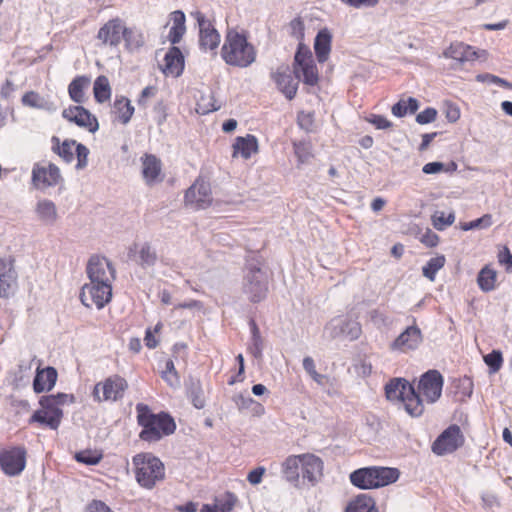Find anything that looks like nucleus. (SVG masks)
Segmentation results:
<instances>
[{
    "label": "nucleus",
    "instance_id": "1a4fd4ad",
    "mask_svg": "<svg viewBox=\"0 0 512 512\" xmlns=\"http://www.w3.org/2000/svg\"><path fill=\"white\" fill-rule=\"evenodd\" d=\"M294 73L297 78L302 77L303 82L310 86L317 85L319 73L313 55L308 46L300 42L294 57Z\"/></svg>",
    "mask_w": 512,
    "mask_h": 512
},
{
    "label": "nucleus",
    "instance_id": "79ce46f5",
    "mask_svg": "<svg viewBox=\"0 0 512 512\" xmlns=\"http://www.w3.org/2000/svg\"><path fill=\"white\" fill-rule=\"evenodd\" d=\"M432 225L435 229L442 231L451 226L455 221L454 212L446 214L443 211H436L431 217Z\"/></svg>",
    "mask_w": 512,
    "mask_h": 512
},
{
    "label": "nucleus",
    "instance_id": "052dcab7",
    "mask_svg": "<svg viewBox=\"0 0 512 512\" xmlns=\"http://www.w3.org/2000/svg\"><path fill=\"white\" fill-rule=\"evenodd\" d=\"M476 79L479 82H486V81H488V82H491V83H494V84H497V85H500V86H503V87L510 86V84L506 80H504V79H502V78H500L498 76L489 74V73L479 74V75H477Z\"/></svg>",
    "mask_w": 512,
    "mask_h": 512
},
{
    "label": "nucleus",
    "instance_id": "f257e3e1",
    "mask_svg": "<svg viewBox=\"0 0 512 512\" xmlns=\"http://www.w3.org/2000/svg\"><path fill=\"white\" fill-rule=\"evenodd\" d=\"M444 379L438 370H428L414 385L402 378H394L385 386L386 398L400 404L411 417L417 418L425 411L424 401L433 404L442 394Z\"/></svg>",
    "mask_w": 512,
    "mask_h": 512
},
{
    "label": "nucleus",
    "instance_id": "c9c22d12",
    "mask_svg": "<svg viewBox=\"0 0 512 512\" xmlns=\"http://www.w3.org/2000/svg\"><path fill=\"white\" fill-rule=\"evenodd\" d=\"M134 251L136 256V262L141 267L153 266L157 262V253L149 243L141 245H134Z\"/></svg>",
    "mask_w": 512,
    "mask_h": 512
},
{
    "label": "nucleus",
    "instance_id": "338daca9",
    "mask_svg": "<svg viewBox=\"0 0 512 512\" xmlns=\"http://www.w3.org/2000/svg\"><path fill=\"white\" fill-rule=\"evenodd\" d=\"M443 163L441 162H430L423 166L422 171L425 174H435L443 170Z\"/></svg>",
    "mask_w": 512,
    "mask_h": 512
},
{
    "label": "nucleus",
    "instance_id": "4be33fe9",
    "mask_svg": "<svg viewBox=\"0 0 512 512\" xmlns=\"http://www.w3.org/2000/svg\"><path fill=\"white\" fill-rule=\"evenodd\" d=\"M184 66L185 61L181 50L173 46L165 54L161 71L167 77H179L183 73Z\"/></svg>",
    "mask_w": 512,
    "mask_h": 512
},
{
    "label": "nucleus",
    "instance_id": "4d7b16f0",
    "mask_svg": "<svg viewBox=\"0 0 512 512\" xmlns=\"http://www.w3.org/2000/svg\"><path fill=\"white\" fill-rule=\"evenodd\" d=\"M191 401L195 408L202 409L205 406V399L202 394V389L200 384H197L195 389H193L190 393Z\"/></svg>",
    "mask_w": 512,
    "mask_h": 512
},
{
    "label": "nucleus",
    "instance_id": "13d9d810",
    "mask_svg": "<svg viewBox=\"0 0 512 512\" xmlns=\"http://www.w3.org/2000/svg\"><path fill=\"white\" fill-rule=\"evenodd\" d=\"M86 512H114L105 502L92 500L86 507Z\"/></svg>",
    "mask_w": 512,
    "mask_h": 512
},
{
    "label": "nucleus",
    "instance_id": "20e7f679",
    "mask_svg": "<svg viewBox=\"0 0 512 512\" xmlns=\"http://www.w3.org/2000/svg\"><path fill=\"white\" fill-rule=\"evenodd\" d=\"M68 402H74L72 394L57 393L42 396L39 400V409L34 411L28 423L37 424L40 428L57 430L63 419L62 406Z\"/></svg>",
    "mask_w": 512,
    "mask_h": 512
},
{
    "label": "nucleus",
    "instance_id": "aec40b11",
    "mask_svg": "<svg viewBox=\"0 0 512 512\" xmlns=\"http://www.w3.org/2000/svg\"><path fill=\"white\" fill-rule=\"evenodd\" d=\"M271 78L288 100L294 99L298 90V81L291 75L288 65H281L271 72Z\"/></svg>",
    "mask_w": 512,
    "mask_h": 512
},
{
    "label": "nucleus",
    "instance_id": "7c9ffc66",
    "mask_svg": "<svg viewBox=\"0 0 512 512\" xmlns=\"http://www.w3.org/2000/svg\"><path fill=\"white\" fill-rule=\"evenodd\" d=\"M332 35L327 28L320 30L314 41V51L318 62L324 63L328 60L331 52Z\"/></svg>",
    "mask_w": 512,
    "mask_h": 512
},
{
    "label": "nucleus",
    "instance_id": "6e6552de",
    "mask_svg": "<svg viewBox=\"0 0 512 512\" xmlns=\"http://www.w3.org/2000/svg\"><path fill=\"white\" fill-rule=\"evenodd\" d=\"M129 388L128 381L119 374H113L94 385L92 396L98 402H117Z\"/></svg>",
    "mask_w": 512,
    "mask_h": 512
},
{
    "label": "nucleus",
    "instance_id": "e433bc0d",
    "mask_svg": "<svg viewBox=\"0 0 512 512\" xmlns=\"http://www.w3.org/2000/svg\"><path fill=\"white\" fill-rule=\"evenodd\" d=\"M93 94L97 103H105L110 101L112 89L109 79L105 75L98 76L93 84Z\"/></svg>",
    "mask_w": 512,
    "mask_h": 512
},
{
    "label": "nucleus",
    "instance_id": "9b49d317",
    "mask_svg": "<svg viewBox=\"0 0 512 512\" xmlns=\"http://www.w3.org/2000/svg\"><path fill=\"white\" fill-rule=\"evenodd\" d=\"M112 283L105 281H90L80 292V300L86 307L95 305L98 309L104 308L112 299Z\"/></svg>",
    "mask_w": 512,
    "mask_h": 512
},
{
    "label": "nucleus",
    "instance_id": "393cba45",
    "mask_svg": "<svg viewBox=\"0 0 512 512\" xmlns=\"http://www.w3.org/2000/svg\"><path fill=\"white\" fill-rule=\"evenodd\" d=\"M258 152L259 143L256 136L252 134H247L246 136H238L235 138L234 143L232 145L233 158L241 156L243 159L247 160L251 158L252 155L257 154Z\"/></svg>",
    "mask_w": 512,
    "mask_h": 512
},
{
    "label": "nucleus",
    "instance_id": "bb28decb",
    "mask_svg": "<svg viewBox=\"0 0 512 512\" xmlns=\"http://www.w3.org/2000/svg\"><path fill=\"white\" fill-rule=\"evenodd\" d=\"M422 341L421 331L416 326L408 327L402 332L392 343L393 350H400L406 352L418 347Z\"/></svg>",
    "mask_w": 512,
    "mask_h": 512
},
{
    "label": "nucleus",
    "instance_id": "423d86ee",
    "mask_svg": "<svg viewBox=\"0 0 512 512\" xmlns=\"http://www.w3.org/2000/svg\"><path fill=\"white\" fill-rule=\"evenodd\" d=\"M136 482L144 489L151 490L165 479V465L150 452H141L132 457Z\"/></svg>",
    "mask_w": 512,
    "mask_h": 512
},
{
    "label": "nucleus",
    "instance_id": "de8ad7c7",
    "mask_svg": "<svg viewBox=\"0 0 512 512\" xmlns=\"http://www.w3.org/2000/svg\"><path fill=\"white\" fill-rule=\"evenodd\" d=\"M491 225H492V216L490 214H485L476 220L462 224L461 228L464 231H468V230H472L475 228H488Z\"/></svg>",
    "mask_w": 512,
    "mask_h": 512
},
{
    "label": "nucleus",
    "instance_id": "2eb2a0df",
    "mask_svg": "<svg viewBox=\"0 0 512 512\" xmlns=\"http://www.w3.org/2000/svg\"><path fill=\"white\" fill-rule=\"evenodd\" d=\"M125 21L116 16L103 23L95 36L101 47L116 48L122 42V34Z\"/></svg>",
    "mask_w": 512,
    "mask_h": 512
},
{
    "label": "nucleus",
    "instance_id": "2f4dec72",
    "mask_svg": "<svg viewBox=\"0 0 512 512\" xmlns=\"http://www.w3.org/2000/svg\"><path fill=\"white\" fill-rule=\"evenodd\" d=\"M91 84V78L87 75L76 76L68 85V94L70 99L78 104L86 100L85 91Z\"/></svg>",
    "mask_w": 512,
    "mask_h": 512
},
{
    "label": "nucleus",
    "instance_id": "5701e85b",
    "mask_svg": "<svg viewBox=\"0 0 512 512\" xmlns=\"http://www.w3.org/2000/svg\"><path fill=\"white\" fill-rule=\"evenodd\" d=\"M135 108L125 96H116L111 105L110 114L113 123L127 125L132 119Z\"/></svg>",
    "mask_w": 512,
    "mask_h": 512
},
{
    "label": "nucleus",
    "instance_id": "864d4df0",
    "mask_svg": "<svg viewBox=\"0 0 512 512\" xmlns=\"http://www.w3.org/2000/svg\"><path fill=\"white\" fill-rule=\"evenodd\" d=\"M289 29H290L291 36H293L294 38H296L299 41L303 40L305 26H304V22L301 19V17L294 18L289 23Z\"/></svg>",
    "mask_w": 512,
    "mask_h": 512
},
{
    "label": "nucleus",
    "instance_id": "9d476101",
    "mask_svg": "<svg viewBox=\"0 0 512 512\" xmlns=\"http://www.w3.org/2000/svg\"><path fill=\"white\" fill-rule=\"evenodd\" d=\"M64 179L59 167L49 161L37 162L31 171V184L35 189L45 190L62 185Z\"/></svg>",
    "mask_w": 512,
    "mask_h": 512
},
{
    "label": "nucleus",
    "instance_id": "6ab92c4d",
    "mask_svg": "<svg viewBox=\"0 0 512 512\" xmlns=\"http://www.w3.org/2000/svg\"><path fill=\"white\" fill-rule=\"evenodd\" d=\"M14 260L0 257V297L8 298L17 287Z\"/></svg>",
    "mask_w": 512,
    "mask_h": 512
},
{
    "label": "nucleus",
    "instance_id": "ea45409f",
    "mask_svg": "<svg viewBox=\"0 0 512 512\" xmlns=\"http://www.w3.org/2000/svg\"><path fill=\"white\" fill-rule=\"evenodd\" d=\"M445 262L446 258L444 255H437L436 257L431 258L422 268L423 275L430 281H434L437 272L444 267Z\"/></svg>",
    "mask_w": 512,
    "mask_h": 512
},
{
    "label": "nucleus",
    "instance_id": "a18cd8bd",
    "mask_svg": "<svg viewBox=\"0 0 512 512\" xmlns=\"http://www.w3.org/2000/svg\"><path fill=\"white\" fill-rule=\"evenodd\" d=\"M485 364L488 366L490 373L498 372L503 365V356L501 351L493 350L483 357Z\"/></svg>",
    "mask_w": 512,
    "mask_h": 512
},
{
    "label": "nucleus",
    "instance_id": "c756f323",
    "mask_svg": "<svg viewBox=\"0 0 512 512\" xmlns=\"http://www.w3.org/2000/svg\"><path fill=\"white\" fill-rule=\"evenodd\" d=\"M443 54L446 58H451L460 63L473 61L478 57L473 47L463 42L451 43Z\"/></svg>",
    "mask_w": 512,
    "mask_h": 512
},
{
    "label": "nucleus",
    "instance_id": "c03bdc74",
    "mask_svg": "<svg viewBox=\"0 0 512 512\" xmlns=\"http://www.w3.org/2000/svg\"><path fill=\"white\" fill-rule=\"evenodd\" d=\"M293 148L299 164L307 163L313 157L309 143L293 142Z\"/></svg>",
    "mask_w": 512,
    "mask_h": 512
},
{
    "label": "nucleus",
    "instance_id": "37998d69",
    "mask_svg": "<svg viewBox=\"0 0 512 512\" xmlns=\"http://www.w3.org/2000/svg\"><path fill=\"white\" fill-rule=\"evenodd\" d=\"M102 453L93 450H82L75 454V459L79 463L86 465H96L102 459Z\"/></svg>",
    "mask_w": 512,
    "mask_h": 512
},
{
    "label": "nucleus",
    "instance_id": "f704fd0d",
    "mask_svg": "<svg viewBox=\"0 0 512 512\" xmlns=\"http://www.w3.org/2000/svg\"><path fill=\"white\" fill-rule=\"evenodd\" d=\"M345 512H379L374 498L367 494H359L351 500Z\"/></svg>",
    "mask_w": 512,
    "mask_h": 512
},
{
    "label": "nucleus",
    "instance_id": "8fccbe9b",
    "mask_svg": "<svg viewBox=\"0 0 512 512\" xmlns=\"http://www.w3.org/2000/svg\"><path fill=\"white\" fill-rule=\"evenodd\" d=\"M75 154L77 157L76 169H84L88 164L89 149L85 145L77 143Z\"/></svg>",
    "mask_w": 512,
    "mask_h": 512
},
{
    "label": "nucleus",
    "instance_id": "4468645a",
    "mask_svg": "<svg viewBox=\"0 0 512 512\" xmlns=\"http://www.w3.org/2000/svg\"><path fill=\"white\" fill-rule=\"evenodd\" d=\"M464 435L456 424L447 427L433 442L432 451L437 455H446L455 452L463 446Z\"/></svg>",
    "mask_w": 512,
    "mask_h": 512
},
{
    "label": "nucleus",
    "instance_id": "09e8293b",
    "mask_svg": "<svg viewBox=\"0 0 512 512\" xmlns=\"http://www.w3.org/2000/svg\"><path fill=\"white\" fill-rule=\"evenodd\" d=\"M21 102L24 106H28L31 108H41L43 107V99L39 95V93L35 91L26 92L22 98Z\"/></svg>",
    "mask_w": 512,
    "mask_h": 512
},
{
    "label": "nucleus",
    "instance_id": "e2e57ef3",
    "mask_svg": "<svg viewBox=\"0 0 512 512\" xmlns=\"http://www.w3.org/2000/svg\"><path fill=\"white\" fill-rule=\"evenodd\" d=\"M460 115H461L460 109L455 104L448 103L446 105L445 116L449 122L454 123V122L458 121L460 118Z\"/></svg>",
    "mask_w": 512,
    "mask_h": 512
},
{
    "label": "nucleus",
    "instance_id": "6e6d98bb",
    "mask_svg": "<svg viewBox=\"0 0 512 512\" xmlns=\"http://www.w3.org/2000/svg\"><path fill=\"white\" fill-rule=\"evenodd\" d=\"M420 242L424 244L426 247L433 248L436 247L439 243V236L433 232L431 229H427L420 237Z\"/></svg>",
    "mask_w": 512,
    "mask_h": 512
},
{
    "label": "nucleus",
    "instance_id": "72a5a7b5",
    "mask_svg": "<svg viewBox=\"0 0 512 512\" xmlns=\"http://www.w3.org/2000/svg\"><path fill=\"white\" fill-rule=\"evenodd\" d=\"M52 151L57 154L61 159L67 163H71L74 160L75 147L77 142L72 139H65L61 141L59 137L53 136L51 138Z\"/></svg>",
    "mask_w": 512,
    "mask_h": 512
},
{
    "label": "nucleus",
    "instance_id": "3c124183",
    "mask_svg": "<svg viewBox=\"0 0 512 512\" xmlns=\"http://www.w3.org/2000/svg\"><path fill=\"white\" fill-rule=\"evenodd\" d=\"M497 260L500 265L505 266L507 273H512V253L507 246L498 251Z\"/></svg>",
    "mask_w": 512,
    "mask_h": 512
},
{
    "label": "nucleus",
    "instance_id": "603ef678",
    "mask_svg": "<svg viewBox=\"0 0 512 512\" xmlns=\"http://www.w3.org/2000/svg\"><path fill=\"white\" fill-rule=\"evenodd\" d=\"M365 120L377 129H389L393 126V123L390 120L379 114H370L365 118Z\"/></svg>",
    "mask_w": 512,
    "mask_h": 512
},
{
    "label": "nucleus",
    "instance_id": "0e129e2a",
    "mask_svg": "<svg viewBox=\"0 0 512 512\" xmlns=\"http://www.w3.org/2000/svg\"><path fill=\"white\" fill-rule=\"evenodd\" d=\"M346 5L354 8L361 7H374L378 4L379 0H340Z\"/></svg>",
    "mask_w": 512,
    "mask_h": 512
},
{
    "label": "nucleus",
    "instance_id": "0eeeda50",
    "mask_svg": "<svg viewBox=\"0 0 512 512\" xmlns=\"http://www.w3.org/2000/svg\"><path fill=\"white\" fill-rule=\"evenodd\" d=\"M399 476L397 468L370 466L353 471L349 479L355 487L367 490L390 485L396 482Z\"/></svg>",
    "mask_w": 512,
    "mask_h": 512
},
{
    "label": "nucleus",
    "instance_id": "cd10ccee",
    "mask_svg": "<svg viewBox=\"0 0 512 512\" xmlns=\"http://www.w3.org/2000/svg\"><path fill=\"white\" fill-rule=\"evenodd\" d=\"M249 284L247 292L250 294V300L254 303L261 301L267 293V284L260 268L250 269L248 276Z\"/></svg>",
    "mask_w": 512,
    "mask_h": 512
},
{
    "label": "nucleus",
    "instance_id": "69168bd1",
    "mask_svg": "<svg viewBox=\"0 0 512 512\" xmlns=\"http://www.w3.org/2000/svg\"><path fill=\"white\" fill-rule=\"evenodd\" d=\"M298 124L300 127L309 129L313 124V116L310 113L301 112L298 114Z\"/></svg>",
    "mask_w": 512,
    "mask_h": 512
},
{
    "label": "nucleus",
    "instance_id": "39448f33",
    "mask_svg": "<svg viewBox=\"0 0 512 512\" xmlns=\"http://www.w3.org/2000/svg\"><path fill=\"white\" fill-rule=\"evenodd\" d=\"M221 57L228 65L246 68L255 62L256 49L244 34L231 30L226 34Z\"/></svg>",
    "mask_w": 512,
    "mask_h": 512
},
{
    "label": "nucleus",
    "instance_id": "49530a36",
    "mask_svg": "<svg viewBox=\"0 0 512 512\" xmlns=\"http://www.w3.org/2000/svg\"><path fill=\"white\" fill-rule=\"evenodd\" d=\"M162 378L170 385L177 386L180 383V377L176 371L173 360L168 359L165 363V369L162 371Z\"/></svg>",
    "mask_w": 512,
    "mask_h": 512
},
{
    "label": "nucleus",
    "instance_id": "c85d7f7f",
    "mask_svg": "<svg viewBox=\"0 0 512 512\" xmlns=\"http://www.w3.org/2000/svg\"><path fill=\"white\" fill-rule=\"evenodd\" d=\"M121 34L124 47L129 52L139 51L145 45L146 39L144 33L135 26H127L126 23H124Z\"/></svg>",
    "mask_w": 512,
    "mask_h": 512
},
{
    "label": "nucleus",
    "instance_id": "f8f14e48",
    "mask_svg": "<svg viewBox=\"0 0 512 512\" xmlns=\"http://www.w3.org/2000/svg\"><path fill=\"white\" fill-rule=\"evenodd\" d=\"M27 462V450L24 446H9L0 450V469L10 477L20 475Z\"/></svg>",
    "mask_w": 512,
    "mask_h": 512
},
{
    "label": "nucleus",
    "instance_id": "bf43d9fd",
    "mask_svg": "<svg viewBox=\"0 0 512 512\" xmlns=\"http://www.w3.org/2000/svg\"><path fill=\"white\" fill-rule=\"evenodd\" d=\"M157 94V87L155 86H147L140 93L137 103L139 106H145L149 98L155 97Z\"/></svg>",
    "mask_w": 512,
    "mask_h": 512
},
{
    "label": "nucleus",
    "instance_id": "ddd939ff",
    "mask_svg": "<svg viewBox=\"0 0 512 512\" xmlns=\"http://www.w3.org/2000/svg\"><path fill=\"white\" fill-rule=\"evenodd\" d=\"M212 203L213 197L210 183L198 177L185 192V206L200 210L210 207Z\"/></svg>",
    "mask_w": 512,
    "mask_h": 512
},
{
    "label": "nucleus",
    "instance_id": "a211bd4d",
    "mask_svg": "<svg viewBox=\"0 0 512 512\" xmlns=\"http://www.w3.org/2000/svg\"><path fill=\"white\" fill-rule=\"evenodd\" d=\"M86 271L90 281L113 282L115 280V269L104 257L92 256L88 261Z\"/></svg>",
    "mask_w": 512,
    "mask_h": 512
},
{
    "label": "nucleus",
    "instance_id": "f3484780",
    "mask_svg": "<svg viewBox=\"0 0 512 512\" xmlns=\"http://www.w3.org/2000/svg\"><path fill=\"white\" fill-rule=\"evenodd\" d=\"M62 117L68 122L95 133L99 129V123L95 115L82 105L69 106L62 111Z\"/></svg>",
    "mask_w": 512,
    "mask_h": 512
},
{
    "label": "nucleus",
    "instance_id": "4c0bfd02",
    "mask_svg": "<svg viewBox=\"0 0 512 512\" xmlns=\"http://www.w3.org/2000/svg\"><path fill=\"white\" fill-rule=\"evenodd\" d=\"M497 272L489 265L484 266L477 276V283L483 292H490L496 288Z\"/></svg>",
    "mask_w": 512,
    "mask_h": 512
},
{
    "label": "nucleus",
    "instance_id": "7ed1b4c3",
    "mask_svg": "<svg viewBox=\"0 0 512 512\" xmlns=\"http://www.w3.org/2000/svg\"><path fill=\"white\" fill-rule=\"evenodd\" d=\"M136 412L137 423L142 428L139 438L145 442H157L176 430L173 417L166 412L152 413L148 405L143 403L136 405Z\"/></svg>",
    "mask_w": 512,
    "mask_h": 512
},
{
    "label": "nucleus",
    "instance_id": "473e14b6",
    "mask_svg": "<svg viewBox=\"0 0 512 512\" xmlns=\"http://www.w3.org/2000/svg\"><path fill=\"white\" fill-rule=\"evenodd\" d=\"M171 27L168 33V40L171 44L179 43L186 32V17L181 10L173 11L170 14Z\"/></svg>",
    "mask_w": 512,
    "mask_h": 512
},
{
    "label": "nucleus",
    "instance_id": "774afa93",
    "mask_svg": "<svg viewBox=\"0 0 512 512\" xmlns=\"http://www.w3.org/2000/svg\"><path fill=\"white\" fill-rule=\"evenodd\" d=\"M437 136V132L433 133H426L422 135V142L419 145V151L423 152L428 149L430 143L433 141V139Z\"/></svg>",
    "mask_w": 512,
    "mask_h": 512
},
{
    "label": "nucleus",
    "instance_id": "b1692460",
    "mask_svg": "<svg viewBox=\"0 0 512 512\" xmlns=\"http://www.w3.org/2000/svg\"><path fill=\"white\" fill-rule=\"evenodd\" d=\"M238 504V496L231 491H225L216 495L212 504H203L200 512H233Z\"/></svg>",
    "mask_w": 512,
    "mask_h": 512
},
{
    "label": "nucleus",
    "instance_id": "412c9836",
    "mask_svg": "<svg viewBox=\"0 0 512 512\" xmlns=\"http://www.w3.org/2000/svg\"><path fill=\"white\" fill-rule=\"evenodd\" d=\"M142 177L145 183L152 186L163 180L162 162L153 154L145 153L141 157Z\"/></svg>",
    "mask_w": 512,
    "mask_h": 512
},
{
    "label": "nucleus",
    "instance_id": "5fc2aeb1",
    "mask_svg": "<svg viewBox=\"0 0 512 512\" xmlns=\"http://www.w3.org/2000/svg\"><path fill=\"white\" fill-rule=\"evenodd\" d=\"M437 118V111L435 108H432V107H428L426 109H424L423 111H421L419 114H417L416 116V121L419 123V124H428V123H431V122H434Z\"/></svg>",
    "mask_w": 512,
    "mask_h": 512
},
{
    "label": "nucleus",
    "instance_id": "f03ea898",
    "mask_svg": "<svg viewBox=\"0 0 512 512\" xmlns=\"http://www.w3.org/2000/svg\"><path fill=\"white\" fill-rule=\"evenodd\" d=\"M285 480L294 486L300 481L315 486L324 475V461L314 453H302L288 456L281 464Z\"/></svg>",
    "mask_w": 512,
    "mask_h": 512
},
{
    "label": "nucleus",
    "instance_id": "58836bf2",
    "mask_svg": "<svg viewBox=\"0 0 512 512\" xmlns=\"http://www.w3.org/2000/svg\"><path fill=\"white\" fill-rule=\"evenodd\" d=\"M418 108L419 103L417 99L408 97L407 99H400L395 103L391 108V112L395 117L401 118L406 116L408 113L414 114Z\"/></svg>",
    "mask_w": 512,
    "mask_h": 512
},
{
    "label": "nucleus",
    "instance_id": "a878e982",
    "mask_svg": "<svg viewBox=\"0 0 512 512\" xmlns=\"http://www.w3.org/2000/svg\"><path fill=\"white\" fill-rule=\"evenodd\" d=\"M58 373L54 367L48 366L40 368V365L36 369V374L33 381V390L39 394L42 392L51 391L57 381Z\"/></svg>",
    "mask_w": 512,
    "mask_h": 512
},
{
    "label": "nucleus",
    "instance_id": "dca6fc26",
    "mask_svg": "<svg viewBox=\"0 0 512 512\" xmlns=\"http://www.w3.org/2000/svg\"><path fill=\"white\" fill-rule=\"evenodd\" d=\"M191 16L196 20L199 27V43L205 50H215L220 44V34L216 30L211 19L207 18L201 11H194Z\"/></svg>",
    "mask_w": 512,
    "mask_h": 512
},
{
    "label": "nucleus",
    "instance_id": "680f3d73",
    "mask_svg": "<svg viewBox=\"0 0 512 512\" xmlns=\"http://www.w3.org/2000/svg\"><path fill=\"white\" fill-rule=\"evenodd\" d=\"M265 472H266V469L262 466L251 470L247 475L248 482L252 485L260 484Z\"/></svg>",
    "mask_w": 512,
    "mask_h": 512
},
{
    "label": "nucleus",
    "instance_id": "a19ab883",
    "mask_svg": "<svg viewBox=\"0 0 512 512\" xmlns=\"http://www.w3.org/2000/svg\"><path fill=\"white\" fill-rule=\"evenodd\" d=\"M36 212L42 220L47 222H53L57 217L56 206L50 200L39 201Z\"/></svg>",
    "mask_w": 512,
    "mask_h": 512
}]
</instances>
